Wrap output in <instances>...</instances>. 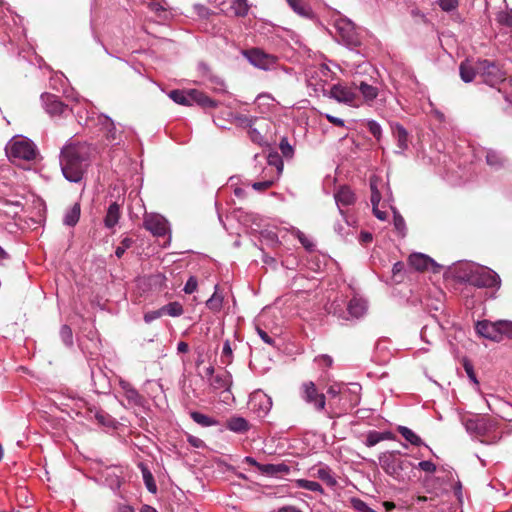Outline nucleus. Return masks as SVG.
I'll return each instance as SVG.
<instances>
[{"instance_id":"1","label":"nucleus","mask_w":512,"mask_h":512,"mask_svg":"<svg viewBox=\"0 0 512 512\" xmlns=\"http://www.w3.org/2000/svg\"><path fill=\"white\" fill-rule=\"evenodd\" d=\"M90 147L85 143H68L60 152V167L66 180L78 183L89 166Z\"/></svg>"},{"instance_id":"2","label":"nucleus","mask_w":512,"mask_h":512,"mask_svg":"<svg viewBox=\"0 0 512 512\" xmlns=\"http://www.w3.org/2000/svg\"><path fill=\"white\" fill-rule=\"evenodd\" d=\"M399 452H385L379 457V463L382 469L397 480L404 479L406 472L413 467V463L408 459L399 458Z\"/></svg>"},{"instance_id":"3","label":"nucleus","mask_w":512,"mask_h":512,"mask_svg":"<svg viewBox=\"0 0 512 512\" xmlns=\"http://www.w3.org/2000/svg\"><path fill=\"white\" fill-rule=\"evenodd\" d=\"M477 74L482 78L484 83L492 87L506 81V71L502 66L487 59L477 62Z\"/></svg>"},{"instance_id":"4","label":"nucleus","mask_w":512,"mask_h":512,"mask_svg":"<svg viewBox=\"0 0 512 512\" xmlns=\"http://www.w3.org/2000/svg\"><path fill=\"white\" fill-rule=\"evenodd\" d=\"M7 152L11 158L25 161L34 160L37 154L36 146L27 138L13 139L7 148Z\"/></svg>"},{"instance_id":"5","label":"nucleus","mask_w":512,"mask_h":512,"mask_svg":"<svg viewBox=\"0 0 512 512\" xmlns=\"http://www.w3.org/2000/svg\"><path fill=\"white\" fill-rule=\"evenodd\" d=\"M468 281L471 285L478 288H499L501 284L499 275L487 268L472 273Z\"/></svg>"},{"instance_id":"6","label":"nucleus","mask_w":512,"mask_h":512,"mask_svg":"<svg viewBox=\"0 0 512 512\" xmlns=\"http://www.w3.org/2000/svg\"><path fill=\"white\" fill-rule=\"evenodd\" d=\"M144 228L154 236L161 237L169 231L168 221L160 214H148L143 220Z\"/></svg>"},{"instance_id":"7","label":"nucleus","mask_w":512,"mask_h":512,"mask_svg":"<svg viewBox=\"0 0 512 512\" xmlns=\"http://www.w3.org/2000/svg\"><path fill=\"white\" fill-rule=\"evenodd\" d=\"M302 393L304 400L313 404L317 411H322L326 405V398L323 393H319L316 385L312 381H307L302 384Z\"/></svg>"},{"instance_id":"8","label":"nucleus","mask_w":512,"mask_h":512,"mask_svg":"<svg viewBox=\"0 0 512 512\" xmlns=\"http://www.w3.org/2000/svg\"><path fill=\"white\" fill-rule=\"evenodd\" d=\"M41 101L45 111L52 117L61 116L68 111V106L60 101L54 94L43 93L41 95Z\"/></svg>"},{"instance_id":"9","label":"nucleus","mask_w":512,"mask_h":512,"mask_svg":"<svg viewBox=\"0 0 512 512\" xmlns=\"http://www.w3.org/2000/svg\"><path fill=\"white\" fill-rule=\"evenodd\" d=\"M337 29L340 37L349 47H357L361 44L358 34L355 32L353 24L348 22H342L337 25Z\"/></svg>"},{"instance_id":"10","label":"nucleus","mask_w":512,"mask_h":512,"mask_svg":"<svg viewBox=\"0 0 512 512\" xmlns=\"http://www.w3.org/2000/svg\"><path fill=\"white\" fill-rule=\"evenodd\" d=\"M476 332L486 339L500 342V334L498 331V321L491 322L489 320L478 321L475 326Z\"/></svg>"},{"instance_id":"11","label":"nucleus","mask_w":512,"mask_h":512,"mask_svg":"<svg viewBox=\"0 0 512 512\" xmlns=\"http://www.w3.org/2000/svg\"><path fill=\"white\" fill-rule=\"evenodd\" d=\"M331 97L341 103L353 104L356 99V94L351 88L342 86L340 84L333 85L330 90Z\"/></svg>"},{"instance_id":"12","label":"nucleus","mask_w":512,"mask_h":512,"mask_svg":"<svg viewBox=\"0 0 512 512\" xmlns=\"http://www.w3.org/2000/svg\"><path fill=\"white\" fill-rule=\"evenodd\" d=\"M220 4L223 5L221 8L223 12L235 16H245L249 8L246 0H225Z\"/></svg>"},{"instance_id":"13","label":"nucleus","mask_w":512,"mask_h":512,"mask_svg":"<svg viewBox=\"0 0 512 512\" xmlns=\"http://www.w3.org/2000/svg\"><path fill=\"white\" fill-rule=\"evenodd\" d=\"M233 123L243 129H247V133L252 142L256 141V130L253 129V119L242 113H236L233 116Z\"/></svg>"},{"instance_id":"14","label":"nucleus","mask_w":512,"mask_h":512,"mask_svg":"<svg viewBox=\"0 0 512 512\" xmlns=\"http://www.w3.org/2000/svg\"><path fill=\"white\" fill-rule=\"evenodd\" d=\"M497 424L496 420L489 416H481L476 420L467 421L468 429H475L478 433L482 434L487 429L493 428Z\"/></svg>"},{"instance_id":"15","label":"nucleus","mask_w":512,"mask_h":512,"mask_svg":"<svg viewBox=\"0 0 512 512\" xmlns=\"http://www.w3.org/2000/svg\"><path fill=\"white\" fill-rule=\"evenodd\" d=\"M209 383L215 390H226L231 384V375L225 370L218 371L209 378Z\"/></svg>"},{"instance_id":"16","label":"nucleus","mask_w":512,"mask_h":512,"mask_svg":"<svg viewBox=\"0 0 512 512\" xmlns=\"http://www.w3.org/2000/svg\"><path fill=\"white\" fill-rule=\"evenodd\" d=\"M408 262L410 266L417 271H425L434 263L430 257L421 253L411 254L409 256Z\"/></svg>"},{"instance_id":"17","label":"nucleus","mask_w":512,"mask_h":512,"mask_svg":"<svg viewBox=\"0 0 512 512\" xmlns=\"http://www.w3.org/2000/svg\"><path fill=\"white\" fill-rule=\"evenodd\" d=\"M279 67L278 58L258 49V69L276 70Z\"/></svg>"},{"instance_id":"18","label":"nucleus","mask_w":512,"mask_h":512,"mask_svg":"<svg viewBox=\"0 0 512 512\" xmlns=\"http://www.w3.org/2000/svg\"><path fill=\"white\" fill-rule=\"evenodd\" d=\"M120 215V206L116 202L111 203L104 217L105 227L108 229L114 228L118 224Z\"/></svg>"},{"instance_id":"19","label":"nucleus","mask_w":512,"mask_h":512,"mask_svg":"<svg viewBox=\"0 0 512 512\" xmlns=\"http://www.w3.org/2000/svg\"><path fill=\"white\" fill-rule=\"evenodd\" d=\"M335 200L339 207L349 206L355 202V195L353 191L350 189V187L341 186L335 193Z\"/></svg>"},{"instance_id":"20","label":"nucleus","mask_w":512,"mask_h":512,"mask_svg":"<svg viewBox=\"0 0 512 512\" xmlns=\"http://www.w3.org/2000/svg\"><path fill=\"white\" fill-rule=\"evenodd\" d=\"M261 130H263L264 134L261 136L264 139L265 143L269 142H275V133H276V126L273 122L270 120L263 118L261 123L258 122V136L261 134Z\"/></svg>"},{"instance_id":"21","label":"nucleus","mask_w":512,"mask_h":512,"mask_svg":"<svg viewBox=\"0 0 512 512\" xmlns=\"http://www.w3.org/2000/svg\"><path fill=\"white\" fill-rule=\"evenodd\" d=\"M392 133L397 140V147L400 151L408 149V132L401 124H395L392 126Z\"/></svg>"},{"instance_id":"22","label":"nucleus","mask_w":512,"mask_h":512,"mask_svg":"<svg viewBox=\"0 0 512 512\" xmlns=\"http://www.w3.org/2000/svg\"><path fill=\"white\" fill-rule=\"evenodd\" d=\"M101 124L106 129V138L111 143H118L121 139L120 136L117 134L116 126L113 122V120L105 115L101 116Z\"/></svg>"},{"instance_id":"23","label":"nucleus","mask_w":512,"mask_h":512,"mask_svg":"<svg viewBox=\"0 0 512 512\" xmlns=\"http://www.w3.org/2000/svg\"><path fill=\"white\" fill-rule=\"evenodd\" d=\"M191 95H192V105L194 103H197L198 105L202 107H208V108H215L217 106V102L213 99H211L209 96H207L205 93L196 90L191 89Z\"/></svg>"},{"instance_id":"24","label":"nucleus","mask_w":512,"mask_h":512,"mask_svg":"<svg viewBox=\"0 0 512 512\" xmlns=\"http://www.w3.org/2000/svg\"><path fill=\"white\" fill-rule=\"evenodd\" d=\"M258 471L270 476H277L282 473H288L289 467L285 464H258Z\"/></svg>"},{"instance_id":"25","label":"nucleus","mask_w":512,"mask_h":512,"mask_svg":"<svg viewBox=\"0 0 512 512\" xmlns=\"http://www.w3.org/2000/svg\"><path fill=\"white\" fill-rule=\"evenodd\" d=\"M486 163L493 168H502L506 162V158L499 152L489 149L485 155Z\"/></svg>"},{"instance_id":"26","label":"nucleus","mask_w":512,"mask_h":512,"mask_svg":"<svg viewBox=\"0 0 512 512\" xmlns=\"http://www.w3.org/2000/svg\"><path fill=\"white\" fill-rule=\"evenodd\" d=\"M347 310L353 317L359 318L364 315L366 311V303L360 298H352L347 306Z\"/></svg>"},{"instance_id":"27","label":"nucleus","mask_w":512,"mask_h":512,"mask_svg":"<svg viewBox=\"0 0 512 512\" xmlns=\"http://www.w3.org/2000/svg\"><path fill=\"white\" fill-rule=\"evenodd\" d=\"M169 97L177 104L184 105V106H191L192 105V95L191 90L184 91V90H172L169 93Z\"/></svg>"},{"instance_id":"28","label":"nucleus","mask_w":512,"mask_h":512,"mask_svg":"<svg viewBox=\"0 0 512 512\" xmlns=\"http://www.w3.org/2000/svg\"><path fill=\"white\" fill-rule=\"evenodd\" d=\"M288 5L293 9L295 13L298 15L311 18L312 10L309 5H307L303 0H286Z\"/></svg>"},{"instance_id":"29","label":"nucleus","mask_w":512,"mask_h":512,"mask_svg":"<svg viewBox=\"0 0 512 512\" xmlns=\"http://www.w3.org/2000/svg\"><path fill=\"white\" fill-rule=\"evenodd\" d=\"M81 208L79 203H75L70 209L65 212L63 223L67 226H75L80 218Z\"/></svg>"},{"instance_id":"30","label":"nucleus","mask_w":512,"mask_h":512,"mask_svg":"<svg viewBox=\"0 0 512 512\" xmlns=\"http://www.w3.org/2000/svg\"><path fill=\"white\" fill-rule=\"evenodd\" d=\"M355 86L359 89L361 92L363 98L366 102H371L378 96V88L375 86H372L364 81H361L358 85L354 83Z\"/></svg>"},{"instance_id":"31","label":"nucleus","mask_w":512,"mask_h":512,"mask_svg":"<svg viewBox=\"0 0 512 512\" xmlns=\"http://www.w3.org/2000/svg\"><path fill=\"white\" fill-rule=\"evenodd\" d=\"M138 467L140 468L142 472L143 481L145 483V486L147 490L151 493L157 492V486L154 481V477L151 473V471L148 469V467L144 463H139Z\"/></svg>"},{"instance_id":"32","label":"nucleus","mask_w":512,"mask_h":512,"mask_svg":"<svg viewBox=\"0 0 512 512\" xmlns=\"http://www.w3.org/2000/svg\"><path fill=\"white\" fill-rule=\"evenodd\" d=\"M268 165L273 169V175L279 177L283 171V160L277 152H271L267 156Z\"/></svg>"},{"instance_id":"33","label":"nucleus","mask_w":512,"mask_h":512,"mask_svg":"<svg viewBox=\"0 0 512 512\" xmlns=\"http://www.w3.org/2000/svg\"><path fill=\"white\" fill-rule=\"evenodd\" d=\"M459 73L464 82L470 83L474 80L475 76L478 75L477 65L472 67L467 62H462L459 66Z\"/></svg>"},{"instance_id":"34","label":"nucleus","mask_w":512,"mask_h":512,"mask_svg":"<svg viewBox=\"0 0 512 512\" xmlns=\"http://www.w3.org/2000/svg\"><path fill=\"white\" fill-rule=\"evenodd\" d=\"M163 315L171 317H179L183 314L184 309L181 303L174 301L161 307Z\"/></svg>"},{"instance_id":"35","label":"nucleus","mask_w":512,"mask_h":512,"mask_svg":"<svg viewBox=\"0 0 512 512\" xmlns=\"http://www.w3.org/2000/svg\"><path fill=\"white\" fill-rule=\"evenodd\" d=\"M124 396L128 402V406L130 407H141L144 405V397L140 395L135 388L128 390L127 393L124 394Z\"/></svg>"},{"instance_id":"36","label":"nucleus","mask_w":512,"mask_h":512,"mask_svg":"<svg viewBox=\"0 0 512 512\" xmlns=\"http://www.w3.org/2000/svg\"><path fill=\"white\" fill-rule=\"evenodd\" d=\"M397 430L402 435V437L412 445L419 446L422 444V439L408 427L399 426Z\"/></svg>"},{"instance_id":"37","label":"nucleus","mask_w":512,"mask_h":512,"mask_svg":"<svg viewBox=\"0 0 512 512\" xmlns=\"http://www.w3.org/2000/svg\"><path fill=\"white\" fill-rule=\"evenodd\" d=\"M227 427L233 432L240 433L248 429V422L242 417H234L227 422Z\"/></svg>"},{"instance_id":"38","label":"nucleus","mask_w":512,"mask_h":512,"mask_svg":"<svg viewBox=\"0 0 512 512\" xmlns=\"http://www.w3.org/2000/svg\"><path fill=\"white\" fill-rule=\"evenodd\" d=\"M190 416L194 422L201 425L202 427H209L216 424L214 419L197 411L191 412Z\"/></svg>"},{"instance_id":"39","label":"nucleus","mask_w":512,"mask_h":512,"mask_svg":"<svg viewBox=\"0 0 512 512\" xmlns=\"http://www.w3.org/2000/svg\"><path fill=\"white\" fill-rule=\"evenodd\" d=\"M498 331L500 334V341H502L504 337L512 338V321L499 320Z\"/></svg>"},{"instance_id":"40","label":"nucleus","mask_w":512,"mask_h":512,"mask_svg":"<svg viewBox=\"0 0 512 512\" xmlns=\"http://www.w3.org/2000/svg\"><path fill=\"white\" fill-rule=\"evenodd\" d=\"M297 485H298V487L309 490V491L323 493L322 486L316 481L299 479V480H297Z\"/></svg>"},{"instance_id":"41","label":"nucleus","mask_w":512,"mask_h":512,"mask_svg":"<svg viewBox=\"0 0 512 512\" xmlns=\"http://www.w3.org/2000/svg\"><path fill=\"white\" fill-rule=\"evenodd\" d=\"M386 435H390V432H377V431H371L366 440V445L368 447H372L379 443L380 441L386 440Z\"/></svg>"},{"instance_id":"42","label":"nucleus","mask_w":512,"mask_h":512,"mask_svg":"<svg viewBox=\"0 0 512 512\" xmlns=\"http://www.w3.org/2000/svg\"><path fill=\"white\" fill-rule=\"evenodd\" d=\"M60 338L67 347L73 346V333L68 325H62L60 328Z\"/></svg>"},{"instance_id":"43","label":"nucleus","mask_w":512,"mask_h":512,"mask_svg":"<svg viewBox=\"0 0 512 512\" xmlns=\"http://www.w3.org/2000/svg\"><path fill=\"white\" fill-rule=\"evenodd\" d=\"M94 417L103 426L112 427L115 424V420L104 411H96Z\"/></svg>"},{"instance_id":"44","label":"nucleus","mask_w":512,"mask_h":512,"mask_svg":"<svg viewBox=\"0 0 512 512\" xmlns=\"http://www.w3.org/2000/svg\"><path fill=\"white\" fill-rule=\"evenodd\" d=\"M317 477L322 481L326 482L329 486L336 485L337 481L331 475V472L328 468H320L317 471Z\"/></svg>"},{"instance_id":"45","label":"nucleus","mask_w":512,"mask_h":512,"mask_svg":"<svg viewBox=\"0 0 512 512\" xmlns=\"http://www.w3.org/2000/svg\"><path fill=\"white\" fill-rule=\"evenodd\" d=\"M393 224L395 229L402 235H405L406 224L404 218L400 215L398 211L393 210Z\"/></svg>"},{"instance_id":"46","label":"nucleus","mask_w":512,"mask_h":512,"mask_svg":"<svg viewBox=\"0 0 512 512\" xmlns=\"http://www.w3.org/2000/svg\"><path fill=\"white\" fill-rule=\"evenodd\" d=\"M134 243V240L129 237H125L121 240L120 245L116 247L115 255L117 258H121L125 251L129 249Z\"/></svg>"},{"instance_id":"47","label":"nucleus","mask_w":512,"mask_h":512,"mask_svg":"<svg viewBox=\"0 0 512 512\" xmlns=\"http://www.w3.org/2000/svg\"><path fill=\"white\" fill-rule=\"evenodd\" d=\"M232 361V348L230 346V342L226 340L222 347L221 352V363L222 364H230Z\"/></svg>"},{"instance_id":"48","label":"nucleus","mask_w":512,"mask_h":512,"mask_svg":"<svg viewBox=\"0 0 512 512\" xmlns=\"http://www.w3.org/2000/svg\"><path fill=\"white\" fill-rule=\"evenodd\" d=\"M259 239L261 243L265 241L267 245H275L278 243L277 234L273 231H261Z\"/></svg>"},{"instance_id":"49","label":"nucleus","mask_w":512,"mask_h":512,"mask_svg":"<svg viewBox=\"0 0 512 512\" xmlns=\"http://www.w3.org/2000/svg\"><path fill=\"white\" fill-rule=\"evenodd\" d=\"M437 3L446 12L453 11L459 6V0H437Z\"/></svg>"},{"instance_id":"50","label":"nucleus","mask_w":512,"mask_h":512,"mask_svg":"<svg viewBox=\"0 0 512 512\" xmlns=\"http://www.w3.org/2000/svg\"><path fill=\"white\" fill-rule=\"evenodd\" d=\"M206 306L211 310H219L222 307V298L213 294L207 301Z\"/></svg>"},{"instance_id":"51","label":"nucleus","mask_w":512,"mask_h":512,"mask_svg":"<svg viewBox=\"0 0 512 512\" xmlns=\"http://www.w3.org/2000/svg\"><path fill=\"white\" fill-rule=\"evenodd\" d=\"M280 150L283 156L290 158L293 156L294 150L293 147L289 144L287 138L283 137L280 141Z\"/></svg>"},{"instance_id":"52","label":"nucleus","mask_w":512,"mask_h":512,"mask_svg":"<svg viewBox=\"0 0 512 512\" xmlns=\"http://www.w3.org/2000/svg\"><path fill=\"white\" fill-rule=\"evenodd\" d=\"M367 126H368V130L369 132L377 139L379 140L381 138V133H382V130H381V127L380 125L374 121V120H371L367 123Z\"/></svg>"},{"instance_id":"53","label":"nucleus","mask_w":512,"mask_h":512,"mask_svg":"<svg viewBox=\"0 0 512 512\" xmlns=\"http://www.w3.org/2000/svg\"><path fill=\"white\" fill-rule=\"evenodd\" d=\"M197 286H198V282H197L196 277L191 276L187 280V282H186V284L184 286V292L186 294H192V293H194L197 290Z\"/></svg>"},{"instance_id":"54","label":"nucleus","mask_w":512,"mask_h":512,"mask_svg":"<svg viewBox=\"0 0 512 512\" xmlns=\"http://www.w3.org/2000/svg\"><path fill=\"white\" fill-rule=\"evenodd\" d=\"M161 316H163L161 308L154 311H148L144 314V321L146 323H151L152 321L160 318Z\"/></svg>"},{"instance_id":"55","label":"nucleus","mask_w":512,"mask_h":512,"mask_svg":"<svg viewBox=\"0 0 512 512\" xmlns=\"http://www.w3.org/2000/svg\"><path fill=\"white\" fill-rule=\"evenodd\" d=\"M263 397H264L265 401L264 402L261 401L260 405L258 406V414L260 412H263L266 414L272 406L271 398L268 397L266 394H263Z\"/></svg>"},{"instance_id":"56","label":"nucleus","mask_w":512,"mask_h":512,"mask_svg":"<svg viewBox=\"0 0 512 512\" xmlns=\"http://www.w3.org/2000/svg\"><path fill=\"white\" fill-rule=\"evenodd\" d=\"M418 467L419 469L429 473L436 471V465L432 461H421L418 463Z\"/></svg>"},{"instance_id":"57","label":"nucleus","mask_w":512,"mask_h":512,"mask_svg":"<svg viewBox=\"0 0 512 512\" xmlns=\"http://www.w3.org/2000/svg\"><path fill=\"white\" fill-rule=\"evenodd\" d=\"M464 369L468 375V377L476 384H478V381H477V378H476V375H475V372H474V369H473V365L468 362V361H465L464 362Z\"/></svg>"},{"instance_id":"58","label":"nucleus","mask_w":512,"mask_h":512,"mask_svg":"<svg viewBox=\"0 0 512 512\" xmlns=\"http://www.w3.org/2000/svg\"><path fill=\"white\" fill-rule=\"evenodd\" d=\"M278 179L275 175H272L271 178L267 181H258V191H263L271 187L274 181Z\"/></svg>"},{"instance_id":"59","label":"nucleus","mask_w":512,"mask_h":512,"mask_svg":"<svg viewBox=\"0 0 512 512\" xmlns=\"http://www.w3.org/2000/svg\"><path fill=\"white\" fill-rule=\"evenodd\" d=\"M258 336L268 345H274V339L264 330L258 327Z\"/></svg>"},{"instance_id":"60","label":"nucleus","mask_w":512,"mask_h":512,"mask_svg":"<svg viewBox=\"0 0 512 512\" xmlns=\"http://www.w3.org/2000/svg\"><path fill=\"white\" fill-rule=\"evenodd\" d=\"M244 55L248 58L249 62L256 66V49L253 48L248 51H244Z\"/></svg>"},{"instance_id":"61","label":"nucleus","mask_w":512,"mask_h":512,"mask_svg":"<svg viewBox=\"0 0 512 512\" xmlns=\"http://www.w3.org/2000/svg\"><path fill=\"white\" fill-rule=\"evenodd\" d=\"M119 386H120L123 394L127 393L128 390H131L134 388L131 383H129L128 381H126L122 378L119 379Z\"/></svg>"},{"instance_id":"62","label":"nucleus","mask_w":512,"mask_h":512,"mask_svg":"<svg viewBox=\"0 0 512 512\" xmlns=\"http://www.w3.org/2000/svg\"><path fill=\"white\" fill-rule=\"evenodd\" d=\"M380 200H381L380 191H373V193H371V197H370L372 207L378 206L380 203Z\"/></svg>"},{"instance_id":"63","label":"nucleus","mask_w":512,"mask_h":512,"mask_svg":"<svg viewBox=\"0 0 512 512\" xmlns=\"http://www.w3.org/2000/svg\"><path fill=\"white\" fill-rule=\"evenodd\" d=\"M326 118L330 123H332L335 126H339V127L344 126V121L338 117L327 114Z\"/></svg>"},{"instance_id":"64","label":"nucleus","mask_w":512,"mask_h":512,"mask_svg":"<svg viewBox=\"0 0 512 512\" xmlns=\"http://www.w3.org/2000/svg\"><path fill=\"white\" fill-rule=\"evenodd\" d=\"M373 214L375 215L376 218H378L379 220H386L387 219V213L384 212V211H381L380 209H378V206H374L373 207Z\"/></svg>"}]
</instances>
